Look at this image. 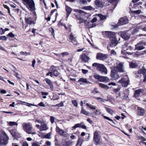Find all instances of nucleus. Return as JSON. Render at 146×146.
<instances>
[{"label": "nucleus", "mask_w": 146, "mask_h": 146, "mask_svg": "<svg viewBox=\"0 0 146 146\" xmlns=\"http://www.w3.org/2000/svg\"><path fill=\"white\" fill-rule=\"evenodd\" d=\"M105 34L106 36L110 38L111 41L110 46H115L118 43L119 40H120L118 34L116 35L115 33L111 31H106Z\"/></svg>", "instance_id": "f257e3e1"}, {"label": "nucleus", "mask_w": 146, "mask_h": 146, "mask_svg": "<svg viewBox=\"0 0 146 146\" xmlns=\"http://www.w3.org/2000/svg\"><path fill=\"white\" fill-rule=\"evenodd\" d=\"M74 11L75 12H78L80 14V16H76V17L77 19L81 21L80 22L81 23L84 22L86 24L87 20L88 19V14L81 10L74 9Z\"/></svg>", "instance_id": "f03ea898"}, {"label": "nucleus", "mask_w": 146, "mask_h": 146, "mask_svg": "<svg viewBox=\"0 0 146 146\" xmlns=\"http://www.w3.org/2000/svg\"><path fill=\"white\" fill-rule=\"evenodd\" d=\"M92 66L96 68L97 70L102 73L106 74L107 70L105 66L102 64L95 63L92 64Z\"/></svg>", "instance_id": "7ed1b4c3"}, {"label": "nucleus", "mask_w": 146, "mask_h": 146, "mask_svg": "<svg viewBox=\"0 0 146 146\" xmlns=\"http://www.w3.org/2000/svg\"><path fill=\"white\" fill-rule=\"evenodd\" d=\"M22 127L24 130L28 134H35L36 133L35 132L32 131V127L31 123H23L22 124Z\"/></svg>", "instance_id": "20e7f679"}, {"label": "nucleus", "mask_w": 146, "mask_h": 146, "mask_svg": "<svg viewBox=\"0 0 146 146\" xmlns=\"http://www.w3.org/2000/svg\"><path fill=\"white\" fill-rule=\"evenodd\" d=\"M23 3L31 11L35 9V4L33 0H22Z\"/></svg>", "instance_id": "39448f33"}, {"label": "nucleus", "mask_w": 146, "mask_h": 146, "mask_svg": "<svg viewBox=\"0 0 146 146\" xmlns=\"http://www.w3.org/2000/svg\"><path fill=\"white\" fill-rule=\"evenodd\" d=\"M108 5V4L106 3L105 0L100 1L99 0H95L94 1V6L96 9L102 8L104 6Z\"/></svg>", "instance_id": "423d86ee"}, {"label": "nucleus", "mask_w": 146, "mask_h": 146, "mask_svg": "<svg viewBox=\"0 0 146 146\" xmlns=\"http://www.w3.org/2000/svg\"><path fill=\"white\" fill-rule=\"evenodd\" d=\"M2 134V135L0 136V144L5 145L8 143V138L5 132H3Z\"/></svg>", "instance_id": "0eeeda50"}, {"label": "nucleus", "mask_w": 146, "mask_h": 146, "mask_svg": "<svg viewBox=\"0 0 146 146\" xmlns=\"http://www.w3.org/2000/svg\"><path fill=\"white\" fill-rule=\"evenodd\" d=\"M129 78L127 76L126 78H122L118 82L119 83L121 84L124 87H127V86L129 84Z\"/></svg>", "instance_id": "6e6552de"}, {"label": "nucleus", "mask_w": 146, "mask_h": 146, "mask_svg": "<svg viewBox=\"0 0 146 146\" xmlns=\"http://www.w3.org/2000/svg\"><path fill=\"white\" fill-rule=\"evenodd\" d=\"M56 132L58 133L64 137H66L67 136V133L65 132L63 129H60L57 126H56Z\"/></svg>", "instance_id": "1a4fd4ad"}, {"label": "nucleus", "mask_w": 146, "mask_h": 146, "mask_svg": "<svg viewBox=\"0 0 146 146\" xmlns=\"http://www.w3.org/2000/svg\"><path fill=\"white\" fill-rule=\"evenodd\" d=\"M128 21L127 17H125L120 19L118 22V24L119 25H122L127 24Z\"/></svg>", "instance_id": "9d476101"}, {"label": "nucleus", "mask_w": 146, "mask_h": 146, "mask_svg": "<svg viewBox=\"0 0 146 146\" xmlns=\"http://www.w3.org/2000/svg\"><path fill=\"white\" fill-rule=\"evenodd\" d=\"M111 76L113 80H116L119 78V76L117 72L115 70L111 71Z\"/></svg>", "instance_id": "9b49d317"}, {"label": "nucleus", "mask_w": 146, "mask_h": 146, "mask_svg": "<svg viewBox=\"0 0 146 146\" xmlns=\"http://www.w3.org/2000/svg\"><path fill=\"white\" fill-rule=\"evenodd\" d=\"M144 95V90L143 89H139L135 91L134 96L135 98L139 97L140 95Z\"/></svg>", "instance_id": "f8f14e48"}, {"label": "nucleus", "mask_w": 146, "mask_h": 146, "mask_svg": "<svg viewBox=\"0 0 146 146\" xmlns=\"http://www.w3.org/2000/svg\"><path fill=\"white\" fill-rule=\"evenodd\" d=\"M49 70L52 72V77L53 76H57L58 75L59 73L56 69V67L54 66H51Z\"/></svg>", "instance_id": "ddd939ff"}, {"label": "nucleus", "mask_w": 146, "mask_h": 146, "mask_svg": "<svg viewBox=\"0 0 146 146\" xmlns=\"http://www.w3.org/2000/svg\"><path fill=\"white\" fill-rule=\"evenodd\" d=\"M107 57V55L98 53L97 54L96 58L100 60H105Z\"/></svg>", "instance_id": "4468645a"}, {"label": "nucleus", "mask_w": 146, "mask_h": 146, "mask_svg": "<svg viewBox=\"0 0 146 146\" xmlns=\"http://www.w3.org/2000/svg\"><path fill=\"white\" fill-rule=\"evenodd\" d=\"M116 69L119 72H124L123 63L122 62L119 63L117 66Z\"/></svg>", "instance_id": "2eb2a0df"}, {"label": "nucleus", "mask_w": 146, "mask_h": 146, "mask_svg": "<svg viewBox=\"0 0 146 146\" xmlns=\"http://www.w3.org/2000/svg\"><path fill=\"white\" fill-rule=\"evenodd\" d=\"M44 81L46 82V84H48L50 86V89L53 90L54 89V87L51 81L48 78H46L44 79Z\"/></svg>", "instance_id": "dca6fc26"}, {"label": "nucleus", "mask_w": 146, "mask_h": 146, "mask_svg": "<svg viewBox=\"0 0 146 146\" xmlns=\"http://www.w3.org/2000/svg\"><path fill=\"white\" fill-rule=\"evenodd\" d=\"M11 68H12V70L13 71L12 73H11V74H12L16 76V77L19 79H21V77L20 75L17 73L16 72V70L15 69V67L12 66H11Z\"/></svg>", "instance_id": "f3484780"}, {"label": "nucleus", "mask_w": 146, "mask_h": 146, "mask_svg": "<svg viewBox=\"0 0 146 146\" xmlns=\"http://www.w3.org/2000/svg\"><path fill=\"white\" fill-rule=\"evenodd\" d=\"M76 36H74L72 33H71L70 35V39L71 40V42L74 45H76L77 44V41L76 39Z\"/></svg>", "instance_id": "a211bd4d"}, {"label": "nucleus", "mask_w": 146, "mask_h": 146, "mask_svg": "<svg viewBox=\"0 0 146 146\" xmlns=\"http://www.w3.org/2000/svg\"><path fill=\"white\" fill-rule=\"evenodd\" d=\"M25 19L27 24L30 25H34L35 23L32 18L30 17H25Z\"/></svg>", "instance_id": "6ab92c4d"}, {"label": "nucleus", "mask_w": 146, "mask_h": 146, "mask_svg": "<svg viewBox=\"0 0 146 146\" xmlns=\"http://www.w3.org/2000/svg\"><path fill=\"white\" fill-rule=\"evenodd\" d=\"M121 37L125 40L128 39L130 37V35L129 34L125 32H122L121 33Z\"/></svg>", "instance_id": "aec40b11"}, {"label": "nucleus", "mask_w": 146, "mask_h": 146, "mask_svg": "<svg viewBox=\"0 0 146 146\" xmlns=\"http://www.w3.org/2000/svg\"><path fill=\"white\" fill-rule=\"evenodd\" d=\"M94 140L97 143H98L100 139L98 137V132L95 131L94 133Z\"/></svg>", "instance_id": "412c9836"}, {"label": "nucleus", "mask_w": 146, "mask_h": 146, "mask_svg": "<svg viewBox=\"0 0 146 146\" xmlns=\"http://www.w3.org/2000/svg\"><path fill=\"white\" fill-rule=\"evenodd\" d=\"M138 114L140 116H143L144 115L145 112V110L140 108L138 107L137 108Z\"/></svg>", "instance_id": "4be33fe9"}, {"label": "nucleus", "mask_w": 146, "mask_h": 146, "mask_svg": "<svg viewBox=\"0 0 146 146\" xmlns=\"http://www.w3.org/2000/svg\"><path fill=\"white\" fill-rule=\"evenodd\" d=\"M48 128L46 124L43 122L40 126V130L43 131L46 130L48 129Z\"/></svg>", "instance_id": "5701e85b"}, {"label": "nucleus", "mask_w": 146, "mask_h": 146, "mask_svg": "<svg viewBox=\"0 0 146 146\" xmlns=\"http://www.w3.org/2000/svg\"><path fill=\"white\" fill-rule=\"evenodd\" d=\"M65 9L66 11V17H68L71 12L72 9L67 5L66 6Z\"/></svg>", "instance_id": "b1692460"}, {"label": "nucleus", "mask_w": 146, "mask_h": 146, "mask_svg": "<svg viewBox=\"0 0 146 146\" xmlns=\"http://www.w3.org/2000/svg\"><path fill=\"white\" fill-rule=\"evenodd\" d=\"M10 133L12 136L14 138H17L19 137V133L15 130H11Z\"/></svg>", "instance_id": "393cba45"}, {"label": "nucleus", "mask_w": 146, "mask_h": 146, "mask_svg": "<svg viewBox=\"0 0 146 146\" xmlns=\"http://www.w3.org/2000/svg\"><path fill=\"white\" fill-rule=\"evenodd\" d=\"M81 58L83 61L84 62H86L88 60L90 59L89 57L87 56L86 55L84 54H83L81 56Z\"/></svg>", "instance_id": "a878e982"}, {"label": "nucleus", "mask_w": 146, "mask_h": 146, "mask_svg": "<svg viewBox=\"0 0 146 146\" xmlns=\"http://www.w3.org/2000/svg\"><path fill=\"white\" fill-rule=\"evenodd\" d=\"M109 80V79L108 77L100 76L99 81L102 82H108Z\"/></svg>", "instance_id": "bb28decb"}, {"label": "nucleus", "mask_w": 146, "mask_h": 146, "mask_svg": "<svg viewBox=\"0 0 146 146\" xmlns=\"http://www.w3.org/2000/svg\"><path fill=\"white\" fill-rule=\"evenodd\" d=\"M96 25L95 23H93L91 21L87 23L86 24V26L88 28H91L95 27Z\"/></svg>", "instance_id": "cd10ccee"}, {"label": "nucleus", "mask_w": 146, "mask_h": 146, "mask_svg": "<svg viewBox=\"0 0 146 146\" xmlns=\"http://www.w3.org/2000/svg\"><path fill=\"white\" fill-rule=\"evenodd\" d=\"M54 54L56 55L58 57H60V55H62V57H64L65 56H68L69 55V54L67 52H64L62 53L61 54H57L54 53Z\"/></svg>", "instance_id": "c85d7f7f"}, {"label": "nucleus", "mask_w": 146, "mask_h": 146, "mask_svg": "<svg viewBox=\"0 0 146 146\" xmlns=\"http://www.w3.org/2000/svg\"><path fill=\"white\" fill-rule=\"evenodd\" d=\"M83 141V139L82 138H79L76 146H81Z\"/></svg>", "instance_id": "c756f323"}, {"label": "nucleus", "mask_w": 146, "mask_h": 146, "mask_svg": "<svg viewBox=\"0 0 146 146\" xmlns=\"http://www.w3.org/2000/svg\"><path fill=\"white\" fill-rule=\"evenodd\" d=\"M78 82H81L83 83H90L89 81L86 78H81L79 79L78 81Z\"/></svg>", "instance_id": "7c9ffc66"}, {"label": "nucleus", "mask_w": 146, "mask_h": 146, "mask_svg": "<svg viewBox=\"0 0 146 146\" xmlns=\"http://www.w3.org/2000/svg\"><path fill=\"white\" fill-rule=\"evenodd\" d=\"M96 16L98 17L100 19V20H102L106 19L107 18V17L106 15H103L101 14L96 15Z\"/></svg>", "instance_id": "2f4dec72"}, {"label": "nucleus", "mask_w": 146, "mask_h": 146, "mask_svg": "<svg viewBox=\"0 0 146 146\" xmlns=\"http://www.w3.org/2000/svg\"><path fill=\"white\" fill-rule=\"evenodd\" d=\"M81 113L86 115H88L89 113L85 110L83 107H82Z\"/></svg>", "instance_id": "473e14b6"}, {"label": "nucleus", "mask_w": 146, "mask_h": 146, "mask_svg": "<svg viewBox=\"0 0 146 146\" xmlns=\"http://www.w3.org/2000/svg\"><path fill=\"white\" fill-rule=\"evenodd\" d=\"M146 72V70L144 68L139 69L137 71V74H143V75H145V74Z\"/></svg>", "instance_id": "72a5a7b5"}, {"label": "nucleus", "mask_w": 146, "mask_h": 146, "mask_svg": "<svg viewBox=\"0 0 146 146\" xmlns=\"http://www.w3.org/2000/svg\"><path fill=\"white\" fill-rule=\"evenodd\" d=\"M105 108L106 110L109 113H110L111 115H112L113 113V111L111 109L109 108L105 107Z\"/></svg>", "instance_id": "f704fd0d"}, {"label": "nucleus", "mask_w": 146, "mask_h": 146, "mask_svg": "<svg viewBox=\"0 0 146 146\" xmlns=\"http://www.w3.org/2000/svg\"><path fill=\"white\" fill-rule=\"evenodd\" d=\"M123 48L121 51L122 53H123V54L124 53H125V52H123V51H125L128 49V48H131V46H123Z\"/></svg>", "instance_id": "c9c22d12"}, {"label": "nucleus", "mask_w": 146, "mask_h": 146, "mask_svg": "<svg viewBox=\"0 0 146 146\" xmlns=\"http://www.w3.org/2000/svg\"><path fill=\"white\" fill-rule=\"evenodd\" d=\"M99 85L101 87L106 89H108L109 88V87L108 86L102 83H99Z\"/></svg>", "instance_id": "e433bc0d"}, {"label": "nucleus", "mask_w": 146, "mask_h": 146, "mask_svg": "<svg viewBox=\"0 0 146 146\" xmlns=\"http://www.w3.org/2000/svg\"><path fill=\"white\" fill-rule=\"evenodd\" d=\"M130 67L133 68L136 67L137 66V64L135 62H132L129 64Z\"/></svg>", "instance_id": "4c0bfd02"}, {"label": "nucleus", "mask_w": 146, "mask_h": 146, "mask_svg": "<svg viewBox=\"0 0 146 146\" xmlns=\"http://www.w3.org/2000/svg\"><path fill=\"white\" fill-rule=\"evenodd\" d=\"M82 9L87 10H91L92 9V7L91 6H88L84 7Z\"/></svg>", "instance_id": "58836bf2"}, {"label": "nucleus", "mask_w": 146, "mask_h": 146, "mask_svg": "<svg viewBox=\"0 0 146 146\" xmlns=\"http://www.w3.org/2000/svg\"><path fill=\"white\" fill-rule=\"evenodd\" d=\"M83 124V123L76 124L72 127V128L75 129L78 127H80L81 126V124Z\"/></svg>", "instance_id": "ea45409f"}, {"label": "nucleus", "mask_w": 146, "mask_h": 146, "mask_svg": "<svg viewBox=\"0 0 146 146\" xmlns=\"http://www.w3.org/2000/svg\"><path fill=\"white\" fill-rule=\"evenodd\" d=\"M86 105L89 107L92 110H95L96 109V107L94 106H93L90 104H89L88 103L86 104Z\"/></svg>", "instance_id": "a19ab883"}, {"label": "nucleus", "mask_w": 146, "mask_h": 146, "mask_svg": "<svg viewBox=\"0 0 146 146\" xmlns=\"http://www.w3.org/2000/svg\"><path fill=\"white\" fill-rule=\"evenodd\" d=\"M31 106H39L40 107H45V105L44 104V103L42 102H40L39 103L38 105H35L33 104H30Z\"/></svg>", "instance_id": "79ce46f5"}, {"label": "nucleus", "mask_w": 146, "mask_h": 146, "mask_svg": "<svg viewBox=\"0 0 146 146\" xmlns=\"http://www.w3.org/2000/svg\"><path fill=\"white\" fill-rule=\"evenodd\" d=\"M78 2L80 4H86L87 2L86 0H80L78 1Z\"/></svg>", "instance_id": "37998d69"}, {"label": "nucleus", "mask_w": 146, "mask_h": 146, "mask_svg": "<svg viewBox=\"0 0 146 146\" xmlns=\"http://www.w3.org/2000/svg\"><path fill=\"white\" fill-rule=\"evenodd\" d=\"M137 45H139L140 46H146V42H145L143 40L141 41L138 43Z\"/></svg>", "instance_id": "c03bdc74"}, {"label": "nucleus", "mask_w": 146, "mask_h": 146, "mask_svg": "<svg viewBox=\"0 0 146 146\" xmlns=\"http://www.w3.org/2000/svg\"><path fill=\"white\" fill-rule=\"evenodd\" d=\"M100 76L96 73H94V77L96 79L98 80L99 81Z\"/></svg>", "instance_id": "a18cd8bd"}, {"label": "nucleus", "mask_w": 146, "mask_h": 146, "mask_svg": "<svg viewBox=\"0 0 146 146\" xmlns=\"http://www.w3.org/2000/svg\"><path fill=\"white\" fill-rule=\"evenodd\" d=\"M18 123L14 121H10V126H17Z\"/></svg>", "instance_id": "49530a36"}, {"label": "nucleus", "mask_w": 146, "mask_h": 146, "mask_svg": "<svg viewBox=\"0 0 146 146\" xmlns=\"http://www.w3.org/2000/svg\"><path fill=\"white\" fill-rule=\"evenodd\" d=\"M135 49L138 50H142L144 48V46H136Z\"/></svg>", "instance_id": "de8ad7c7"}, {"label": "nucleus", "mask_w": 146, "mask_h": 146, "mask_svg": "<svg viewBox=\"0 0 146 146\" xmlns=\"http://www.w3.org/2000/svg\"><path fill=\"white\" fill-rule=\"evenodd\" d=\"M20 54L22 55L25 56H27L30 55L31 53H30L27 52H21L20 53Z\"/></svg>", "instance_id": "09e8293b"}, {"label": "nucleus", "mask_w": 146, "mask_h": 146, "mask_svg": "<svg viewBox=\"0 0 146 146\" xmlns=\"http://www.w3.org/2000/svg\"><path fill=\"white\" fill-rule=\"evenodd\" d=\"M96 99L99 101L100 102L101 101L104 102L105 101H107V100H105L99 97L96 98Z\"/></svg>", "instance_id": "8fccbe9b"}, {"label": "nucleus", "mask_w": 146, "mask_h": 146, "mask_svg": "<svg viewBox=\"0 0 146 146\" xmlns=\"http://www.w3.org/2000/svg\"><path fill=\"white\" fill-rule=\"evenodd\" d=\"M115 0H105V1L106 2V3H107L108 4V5H109L108 2H110V3H112L115 1Z\"/></svg>", "instance_id": "3c124183"}, {"label": "nucleus", "mask_w": 146, "mask_h": 146, "mask_svg": "<svg viewBox=\"0 0 146 146\" xmlns=\"http://www.w3.org/2000/svg\"><path fill=\"white\" fill-rule=\"evenodd\" d=\"M141 12V11L140 10H138L136 11H131V13H136L137 14H139Z\"/></svg>", "instance_id": "603ef678"}, {"label": "nucleus", "mask_w": 146, "mask_h": 146, "mask_svg": "<svg viewBox=\"0 0 146 146\" xmlns=\"http://www.w3.org/2000/svg\"><path fill=\"white\" fill-rule=\"evenodd\" d=\"M72 102L75 107H77L78 106V103L76 100H72Z\"/></svg>", "instance_id": "864d4df0"}, {"label": "nucleus", "mask_w": 146, "mask_h": 146, "mask_svg": "<svg viewBox=\"0 0 146 146\" xmlns=\"http://www.w3.org/2000/svg\"><path fill=\"white\" fill-rule=\"evenodd\" d=\"M55 118L52 116H51L50 117V121L52 123H54V121Z\"/></svg>", "instance_id": "5fc2aeb1"}, {"label": "nucleus", "mask_w": 146, "mask_h": 146, "mask_svg": "<svg viewBox=\"0 0 146 146\" xmlns=\"http://www.w3.org/2000/svg\"><path fill=\"white\" fill-rule=\"evenodd\" d=\"M51 134L50 133H48L47 134L44 136L45 138L47 139H50L51 137Z\"/></svg>", "instance_id": "6e6d98bb"}, {"label": "nucleus", "mask_w": 146, "mask_h": 146, "mask_svg": "<svg viewBox=\"0 0 146 146\" xmlns=\"http://www.w3.org/2000/svg\"><path fill=\"white\" fill-rule=\"evenodd\" d=\"M64 106L63 103L62 102H61L60 103L56 104L55 106H59V107H62Z\"/></svg>", "instance_id": "4d7b16f0"}, {"label": "nucleus", "mask_w": 146, "mask_h": 146, "mask_svg": "<svg viewBox=\"0 0 146 146\" xmlns=\"http://www.w3.org/2000/svg\"><path fill=\"white\" fill-rule=\"evenodd\" d=\"M7 39V38L5 36H0V40H6Z\"/></svg>", "instance_id": "13d9d810"}, {"label": "nucleus", "mask_w": 146, "mask_h": 146, "mask_svg": "<svg viewBox=\"0 0 146 146\" xmlns=\"http://www.w3.org/2000/svg\"><path fill=\"white\" fill-rule=\"evenodd\" d=\"M5 33L4 29L2 28H0V34L2 35Z\"/></svg>", "instance_id": "bf43d9fd"}, {"label": "nucleus", "mask_w": 146, "mask_h": 146, "mask_svg": "<svg viewBox=\"0 0 146 146\" xmlns=\"http://www.w3.org/2000/svg\"><path fill=\"white\" fill-rule=\"evenodd\" d=\"M35 121L37 122L38 123H39L41 124H42L43 122V121H42L38 119H36Z\"/></svg>", "instance_id": "052dcab7"}, {"label": "nucleus", "mask_w": 146, "mask_h": 146, "mask_svg": "<svg viewBox=\"0 0 146 146\" xmlns=\"http://www.w3.org/2000/svg\"><path fill=\"white\" fill-rule=\"evenodd\" d=\"M104 117L105 119L111 121L113 123V120L111 119L109 117L106 116H104Z\"/></svg>", "instance_id": "680f3d73"}, {"label": "nucleus", "mask_w": 146, "mask_h": 146, "mask_svg": "<svg viewBox=\"0 0 146 146\" xmlns=\"http://www.w3.org/2000/svg\"><path fill=\"white\" fill-rule=\"evenodd\" d=\"M50 74V75L51 77H52V72H51L50 70V71L47 73L46 74V76H48Z\"/></svg>", "instance_id": "e2e57ef3"}, {"label": "nucleus", "mask_w": 146, "mask_h": 146, "mask_svg": "<svg viewBox=\"0 0 146 146\" xmlns=\"http://www.w3.org/2000/svg\"><path fill=\"white\" fill-rule=\"evenodd\" d=\"M88 72V70L85 69H82V72L84 74H86Z\"/></svg>", "instance_id": "0e129e2a"}, {"label": "nucleus", "mask_w": 146, "mask_h": 146, "mask_svg": "<svg viewBox=\"0 0 146 146\" xmlns=\"http://www.w3.org/2000/svg\"><path fill=\"white\" fill-rule=\"evenodd\" d=\"M46 144L47 146H50L51 145V143L49 141H47L45 143Z\"/></svg>", "instance_id": "69168bd1"}, {"label": "nucleus", "mask_w": 146, "mask_h": 146, "mask_svg": "<svg viewBox=\"0 0 146 146\" xmlns=\"http://www.w3.org/2000/svg\"><path fill=\"white\" fill-rule=\"evenodd\" d=\"M97 20V19L96 17H95L92 19L91 21L93 23H95V22H96Z\"/></svg>", "instance_id": "338daca9"}, {"label": "nucleus", "mask_w": 146, "mask_h": 146, "mask_svg": "<svg viewBox=\"0 0 146 146\" xmlns=\"http://www.w3.org/2000/svg\"><path fill=\"white\" fill-rule=\"evenodd\" d=\"M22 146H29V145L27 142L25 141L23 142Z\"/></svg>", "instance_id": "774afa93"}]
</instances>
